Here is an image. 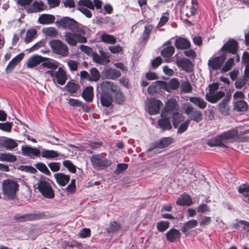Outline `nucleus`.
<instances>
[{"label": "nucleus", "mask_w": 249, "mask_h": 249, "mask_svg": "<svg viewBox=\"0 0 249 249\" xmlns=\"http://www.w3.org/2000/svg\"><path fill=\"white\" fill-rule=\"evenodd\" d=\"M190 124V120L187 119L185 122L182 123L178 127L177 133L181 134L186 131Z\"/></svg>", "instance_id": "58"}, {"label": "nucleus", "mask_w": 249, "mask_h": 249, "mask_svg": "<svg viewBox=\"0 0 249 249\" xmlns=\"http://www.w3.org/2000/svg\"><path fill=\"white\" fill-rule=\"evenodd\" d=\"M248 105L245 101L239 100L237 101L234 105L235 109L238 111H245L248 108Z\"/></svg>", "instance_id": "45"}, {"label": "nucleus", "mask_w": 249, "mask_h": 249, "mask_svg": "<svg viewBox=\"0 0 249 249\" xmlns=\"http://www.w3.org/2000/svg\"><path fill=\"white\" fill-rule=\"evenodd\" d=\"M184 112L188 116V119H190V121L193 120L199 123L203 120L202 112L191 105H188L186 107Z\"/></svg>", "instance_id": "11"}, {"label": "nucleus", "mask_w": 249, "mask_h": 249, "mask_svg": "<svg viewBox=\"0 0 249 249\" xmlns=\"http://www.w3.org/2000/svg\"><path fill=\"white\" fill-rule=\"evenodd\" d=\"M43 33L49 37H54L58 35V31L54 27L45 28L43 29Z\"/></svg>", "instance_id": "47"}, {"label": "nucleus", "mask_w": 249, "mask_h": 249, "mask_svg": "<svg viewBox=\"0 0 249 249\" xmlns=\"http://www.w3.org/2000/svg\"><path fill=\"white\" fill-rule=\"evenodd\" d=\"M165 81H157L148 87L147 89L148 93L150 95H153L155 94L161 92L162 89L164 90V88H165Z\"/></svg>", "instance_id": "15"}, {"label": "nucleus", "mask_w": 249, "mask_h": 249, "mask_svg": "<svg viewBox=\"0 0 249 249\" xmlns=\"http://www.w3.org/2000/svg\"><path fill=\"white\" fill-rule=\"evenodd\" d=\"M234 60L233 58H229L223 65L221 72L222 73L226 72L231 70L234 65Z\"/></svg>", "instance_id": "46"}, {"label": "nucleus", "mask_w": 249, "mask_h": 249, "mask_svg": "<svg viewBox=\"0 0 249 249\" xmlns=\"http://www.w3.org/2000/svg\"><path fill=\"white\" fill-rule=\"evenodd\" d=\"M108 78L115 79L119 77L121 75V72L116 69H110L107 71Z\"/></svg>", "instance_id": "53"}, {"label": "nucleus", "mask_w": 249, "mask_h": 249, "mask_svg": "<svg viewBox=\"0 0 249 249\" xmlns=\"http://www.w3.org/2000/svg\"><path fill=\"white\" fill-rule=\"evenodd\" d=\"M81 96L87 102H92L94 98L93 88L91 86L87 87L83 91Z\"/></svg>", "instance_id": "28"}, {"label": "nucleus", "mask_w": 249, "mask_h": 249, "mask_svg": "<svg viewBox=\"0 0 249 249\" xmlns=\"http://www.w3.org/2000/svg\"><path fill=\"white\" fill-rule=\"evenodd\" d=\"M45 59L41 63L38 67V70L40 72H43L46 69L49 70H56L58 68V64L52 61L50 59L44 57Z\"/></svg>", "instance_id": "17"}, {"label": "nucleus", "mask_w": 249, "mask_h": 249, "mask_svg": "<svg viewBox=\"0 0 249 249\" xmlns=\"http://www.w3.org/2000/svg\"><path fill=\"white\" fill-rule=\"evenodd\" d=\"M238 47V43L236 40L230 39L221 47L219 52L225 53L226 55L227 53L234 54L237 53Z\"/></svg>", "instance_id": "13"}, {"label": "nucleus", "mask_w": 249, "mask_h": 249, "mask_svg": "<svg viewBox=\"0 0 249 249\" xmlns=\"http://www.w3.org/2000/svg\"><path fill=\"white\" fill-rule=\"evenodd\" d=\"M170 223L167 221H160L157 223L156 226L159 232H164L169 227Z\"/></svg>", "instance_id": "48"}, {"label": "nucleus", "mask_w": 249, "mask_h": 249, "mask_svg": "<svg viewBox=\"0 0 249 249\" xmlns=\"http://www.w3.org/2000/svg\"><path fill=\"white\" fill-rule=\"evenodd\" d=\"M162 105L163 104L161 101L155 98L151 99L149 101L148 105L149 114L152 115L158 114Z\"/></svg>", "instance_id": "16"}, {"label": "nucleus", "mask_w": 249, "mask_h": 249, "mask_svg": "<svg viewBox=\"0 0 249 249\" xmlns=\"http://www.w3.org/2000/svg\"><path fill=\"white\" fill-rule=\"evenodd\" d=\"M22 154L25 156H28L32 158L34 155L38 157L40 154V151L36 147H32L27 145L21 147Z\"/></svg>", "instance_id": "22"}, {"label": "nucleus", "mask_w": 249, "mask_h": 249, "mask_svg": "<svg viewBox=\"0 0 249 249\" xmlns=\"http://www.w3.org/2000/svg\"><path fill=\"white\" fill-rule=\"evenodd\" d=\"M102 92L100 98L102 106L109 107L113 101L112 95L110 94L109 81H104L100 84Z\"/></svg>", "instance_id": "3"}, {"label": "nucleus", "mask_w": 249, "mask_h": 249, "mask_svg": "<svg viewBox=\"0 0 249 249\" xmlns=\"http://www.w3.org/2000/svg\"><path fill=\"white\" fill-rule=\"evenodd\" d=\"M184 120L183 115L179 113V111L176 112L172 115V121L175 128H177L180 123Z\"/></svg>", "instance_id": "37"}, {"label": "nucleus", "mask_w": 249, "mask_h": 249, "mask_svg": "<svg viewBox=\"0 0 249 249\" xmlns=\"http://www.w3.org/2000/svg\"><path fill=\"white\" fill-rule=\"evenodd\" d=\"M231 99V95H227L222 101L218 105V108L219 111L224 115L228 114L229 108L228 104Z\"/></svg>", "instance_id": "27"}, {"label": "nucleus", "mask_w": 249, "mask_h": 249, "mask_svg": "<svg viewBox=\"0 0 249 249\" xmlns=\"http://www.w3.org/2000/svg\"><path fill=\"white\" fill-rule=\"evenodd\" d=\"M36 30L34 29H31L30 30H28L26 32V37L25 38L24 41L26 43H29L34 38L36 34Z\"/></svg>", "instance_id": "49"}, {"label": "nucleus", "mask_w": 249, "mask_h": 249, "mask_svg": "<svg viewBox=\"0 0 249 249\" xmlns=\"http://www.w3.org/2000/svg\"><path fill=\"white\" fill-rule=\"evenodd\" d=\"M177 65L184 71L190 72L193 70V65L191 61L187 58H182L177 61Z\"/></svg>", "instance_id": "20"}, {"label": "nucleus", "mask_w": 249, "mask_h": 249, "mask_svg": "<svg viewBox=\"0 0 249 249\" xmlns=\"http://www.w3.org/2000/svg\"><path fill=\"white\" fill-rule=\"evenodd\" d=\"M63 165L66 167L70 172L75 173L76 172V166L73 165L72 162L70 160H64L63 162Z\"/></svg>", "instance_id": "56"}, {"label": "nucleus", "mask_w": 249, "mask_h": 249, "mask_svg": "<svg viewBox=\"0 0 249 249\" xmlns=\"http://www.w3.org/2000/svg\"><path fill=\"white\" fill-rule=\"evenodd\" d=\"M35 167L40 172L47 176H50L51 173L46 165L43 162H37L35 165Z\"/></svg>", "instance_id": "50"}, {"label": "nucleus", "mask_w": 249, "mask_h": 249, "mask_svg": "<svg viewBox=\"0 0 249 249\" xmlns=\"http://www.w3.org/2000/svg\"><path fill=\"white\" fill-rule=\"evenodd\" d=\"M37 188L42 195L47 198H53L54 192L50 184L45 180H39L37 183Z\"/></svg>", "instance_id": "10"}, {"label": "nucleus", "mask_w": 249, "mask_h": 249, "mask_svg": "<svg viewBox=\"0 0 249 249\" xmlns=\"http://www.w3.org/2000/svg\"><path fill=\"white\" fill-rule=\"evenodd\" d=\"M19 169L21 171H25L26 172L34 174H36L37 172L36 169L31 165H20L19 167Z\"/></svg>", "instance_id": "60"}, {"label": "nucleus", "mask_w": 249, "mask_h": 249, "mask_svg": "<svg viewBox=\"0 0 249 249\" xmlns=\"http://www.w3.org/2000/svg\"><path fill=\"white\" fill-rule=\"evenodd\" d=\"M24 55L25 54L24 53H21L13 58L12 60L9 62L5 69L6 72L7 73H11L14 70V68L17 66L18 63L23 59Z\"/></svg>", "instance_id": "18"}, {"label": "nucleus", "mask_w": 249, "mask_h": 249, "mask_svg": "<svg viewBox=\"0 0 249 249\" xmlns=\"http://www.w3.org/2000/svg\"><path fill=\"white\" fill-rule=\"evenodd\" d=\"M239 141L240 136L238 129L232 128L209 140L207 142V144L210 147L220 146L227 147L225 143L239 142Z\"/></svg>", "instance_id": "1"}, {"label": "nucleus", "mask_w": 249, "mask_h": 249, "mask_svg": "<svg viewBox=\"0 0 249 249\" xmlns=\"http://www.w3.org/2000/svg\"><path fill=\"white\" fill-rule=\"evenodd\" d=\"M153 29V25L149 24L145 25L144 30L143 32V39L144 40H148L149 38L151 32Z\"/></svg>", "instance_id": "55"}, {"label": "nucleus", "mask_w": 249, "mask_h": 249, "mask_svg": "<svg viewBox=\"0 0 249 249\" xmlns=\"http://www.w3.org/2000/svg\"><path fill=\"white\" fill-rule=\"evenodd\" d=\"M49 45L55 53L61 55L64 57L67 56L68 55V47L60 40H52L50 41Z\"/></svg>", "instance_id": "5"}, {"label": "nucleus", "mask_w": 249, "mask_h": 249, "mask_svg": "<svg viewBox=\"0 0 249 249\" xmlns=\"http://www.w3.org/2000/svg\"><path fill=\"white\" fill-rule=\"evenodd\" d=\"M41 156L42 158L50 159H54L59 157L60 153L53 150H48L44 149L40 152Z\"/></svg>", "instance_id": "35"}, {"label": "nucleus", "mask_w": 249, "mask_h": 249, "mask_svg": "<svg viewBox=\"0 0 249 249\" xmlns=\"http://www.w3.org/2000/svg\"><path fill=\"white\" fill-rule=\"evenodd\" d=\"M45 59L44 57L39 55H34L31 57L27 61V66L29 68H33L37 65H40L41 63Z\"/></svg>", "instance_id": "26"}, {"label": "nucleus", "mask_w": 249, "mask_h": 249, "mask_svg": "<svg viewBox=\"0 0 249 249\" xmlns=\"http://www.w3.org/2000/svg\"><path fill=\"white\" fill-rule=\"evenodd\" d=\"M56 22L59 26L64 29H69L72 32H80L78 23L69 17H64Z\"/></svg>", "instance_id": "6"}, {"label": "nucleus", "mask_w": 249, "mask_h": 249, "mask_svg": "<svg viewBox=\"0 0 249 249\" xmlns=\"http://www.w3.org/2000/svg\"><path fill=\"white\" fill-rule=\"evenodd\" d=\"M35 218H36V215L32 214L22 215H20L19 214H16L14 216L15 219H16L19 222L31 221V220L35 219Z\"/></svg>", "instance_id": "44"}, {"label": "nucleus", "mask_w": 249, "mask_h": 249, "mask_svg": "<svg viewBox=\"0 0 249 249\" xmlns=\"http://www.w3.org/2000/svg\"><path fill=\"white\" fill-rule=\"evenodd\" d=\"M55 17L52 15L42 14L38 18V22L41 24H50L54 22Z\"/></svg>", "instance_id": "32"}, {"label": "nucleus", "mask_w": 249, "mask_h": 249, "mask_svg": "<svg viewBox=\"0 0 249 249\" xmlns=\"http://www.w3.org/2000/svg\"><path fill=\"white\" fill-rule=\"evenodd\" d=\"M0 147H4L7 150H12L18 145V143L13 139L9 138H1Z\"/></svg>", "instance_id": "21"}, {"label": "nucleus", "mask_w": 249, "mask_h": 249, "mask_svg": "<svg viewBox=\"0 0 249 249\" xmlns=\"http://www.w3.org/2000/svg\"><path fill=\"white\" fill-rule=\"evenodd\" d=\"M238 191L240 194H242L243 196L247 197L248 195L249 194V184H242L239 186Z\"/></svg>", "instance_id": "54"}, {"label": "nucleus", "mask_w": 249, "mask_h": 249, "mask_svg": "<svg viewBox=\"0 0 249 249\" xmlns=\"http://www.w3.org/2000/svg\"><path fill=\"white\" fill-rule=\"evenodd\" d=\"M197 221L195 219L190 220L185 223L181 228V231L185 233L189 230L193 228L196 227L197 225Z\"/></svg>", "instance_id": "42"}, {"label": "nucleus", "mask_w": 249, "mask_h": 249, "mask_svg": "<svg viewBox=\"0 0 249 249\" xmlns=\"http://www.w3.org/2000/svg\"><path fill=\"white\" fill-rule=\"evenodd\" d=\"M165 88L164 90L167 91H170V90H176L178 89L180 85V83L176 78H172L168 82L165 81Z\"/></svg>", "instance_id": "34"}, {"label": "nucleus", "mask_w": 249, "mask_h": 249, "mask_svg": "<svg viewBox=\"0 0 249 249\" xmlns=\"http://www.w3.org/2000/svg\"><path fill=\"white\" fill-rule=\"evenodd\" d=\"M101 40L105 43L110 44H115L117 42L116 38L113 36L106 33H104L101 36Z\"/></svg>", "instance_id": "41"}, {"label": "nucleus", "mask_w": 249, "mask_h": 249, "mask_svg": "<svg viewBox=\"0 0 249 249\" xmlns=\"http://www.w3.org/2000/svg\"><path fill=\"white\" fill-rule=\"evenodd\" d=\"M89 81L97 82L100 78L99 71L96 68H92L89 71Z\"/></svg>", "instance_id": "43"}, {"label": "nucleus", "mask_w": 249, "mask_h": 249, "mask_svg": "<svg viewBox=\"0 0 249 249\" xmlns=\"http://www.w3.org/2000/svg\"><path fill=\"white\" fill-rule=\"evenodd\" d=\"M198 3L197 0H192L191 5L187 6L185 8L183 9L182 13L184 14L187 17H190L196 15L198 8Z\"/></svg>", "instance_id": "19"}, {"label": "nucleus", "mask_w": 249, "mask_h": 249, "mask_svg": "<svg viewBox=\"0 0 249 249\" xmlns=\"http://www.w3.org/2000/svg\"><path fill=\"white\" fill-rule=\"evenodd\" d=\"M121 228L120 223L116 221L111 222L109 226L107 229V232L109 233L119 231Z\"/></svg>", "instance_id": "52"}, {"label": "nucleus", "mask_w": 249, "mask_h": 249, "mask_svg": "<svg viewBox=\"0 0 249 249\" xmlns=\"http://www.w3.org/2000/svg\"><path fill=\"white\" fill-rule=\"evenodd\" d=\"M227 57L225 53H222L219 56L212 57L208 61L209 67L213 70H218L222 68Z\"/></svg>", "instance_id": "12"}, {"label": "nucleus", "mask_w": 249, "mask_h": 249, "mask_svg": "<svg viewBox=\"0 0 249 249\" xmlns=\"http://www.w3.org/2000/svg\"><path fill=\"white\" fill-rule=\"evenodd\" d=\"M65 88L67 91L73 95L80 89V85L75 82L69 81L66 85Z\"/></svg>", "instance_id": "38"}, {"label": "nucleus", "mask_w": 249, "mask_h": 249, "mask_svg": "<svg viewBox=\"0 0 249 249\" xmlns=\"http://www.w3.org/2000/svg\"><path fill=\"white\" fill-rule=\"evenodd\" d=\"M17 160V157L15 155L9 153H0V161L13 162L16 161Z\"/></svg>", "instance_id": "39"}, {"label": "nucleus", "mask_w": 249, "mask_h": 249, "mask_svg": "<svg viewBox=\"0 0 249 249\" xmlns=\"http://www.w3.org/2000/svg\"><path fill=\"white\" fill-rule=\"evenodd\" d=\"M175 45L178 49H187L191 47L190 42L186 38L178 37L176 40Z\"/></svg>", "instance_id": "29"}, {"label": "nucleus", "mask_w": 249, "mask_h": 249, "mask_svg": "<svg viewBox=\"0 0 249 249\" xmlns=\"http://www.w3.org/2000/svg\"><path fill=\"white\" fill-rule=\"evenodd\" d=\"M67 75L65 71L62 67L58 68L57 71H55V74L53 80H56L57 83L60 85H64L67 80Z\"/></svg>", "instance_id": "23"}, {"label": "nucleus", "mask_w": 249, "mask_h": 249, "mask_svg": "<svg viewBox=\"0 0 249 249\" xmlns=\"http://www.w3.org/2000/svg\"><path fill=\"white\" fill-rule=\"evenodd\" d=\"M175 49L173 46H169L164 48L161 51V55L165 58H169L174 53Z\"/></svg>", "instance_id": "40"}, {"label": "nucleus", "mask_w": 249, "mask_h": 249, "mask_svg": "<svg viewBox=\"0 0 249 249\" xmlns=\"http://www.w3.org/2000/svg\"><path fill=\"white\" fill-rule=\"evenodd\" d=\"M46 6L45 5L42 1H35L32 5L27 9L28 13L39 12L44 10Z\"/></svg>", "instance_id": "25"}, {"label": "nucleus", "mask_w": 249, "mask_h": 249, "mask_svg": "<svg viewBox=\"0 0 249 249\" xmlns=\"http://www.w3.org/2000/svg\"><path fill=\"white\" fill-rule=\"evenodd\" d=\"M90 230L89 228H84L80 231L78 235L82 238H86L90 236Z\"/></svg>", "instance_id": "63"}, {"label": "nucleus", "mask_w": 249, "mask_h": 249, "mask_svg": "<svg viewBox=\"0 0 249 249\" xmlns=\"http://www.w3.org/2000/svg\"><path fill=\"white\" fill-rule=\"evenodd\" d=\"M248 80V78L245 76L242 79H238L235 82V88L237 89H241L242 88H243L244 86H245L247 84Z\"/></svg>", "instance_id": "59"}, {"label": "nucleus", "mask_w": 249, "mask_h": 249, "mask_svg": "<svg viewBox=\"0 0 249 249\" xmlns=\"http://www.w3.org/2000/svg\"><path fill=\"white\" fill-rule=\"evenodd\" d=\"M176 202H193L191 196L187 193H184L178 197Z\"/></svg>", "instance_id": "57"}, {"label": "nucleus", "mask_w": 249, "mask_h": 249, "mask_svg": "<svg viewBox=\"0 0 249 249\" xmlns=\"http://www.w3.org/2000/svg\"><path fill=\"white\" fill-rule=\"evenodd\" d=\"M90 160L93 167L99 170L106 169L112 163L111 160L107 159L103 154H94Z\"/></svg>", "instance_id": "4"}, {"label": "nucleus", "mask_w": 249, "mask_h": 249, "mask_svg": "<svg viewBox=\"0 0 249 249\" xmlns=\"http://www.w3.org/2000/svg\"><path fill=\"white\" fill-rule=\"evenodd\" d=\"M19 187L18 182L11 179H6L2 182L3 193L9 200H13L16 198Z\"/></svg>", "instance_id": "2"}, {"label": "nucleus", "mask_w": 249, "mask_h": 249, "mask_svg": "<svg viewBox=\"0 0 249 249\" xmlns=\"http://www.w3.org/2000/svg\"><path fill=\"white\" fill-rule=\"evenodd\" d=\"M224 96L225 93L222 91H219L215 94L207 93L206 94V99L210 103L213 104L217 102Z\"/></svg>", "instance_id": "31"}, {"label": "nucleus", "mask_w": 249, "mask_h": 249, "mask_svg": "<svg viewBox=\"0 0 249 249\" xmlns=\"http://www.w3.org/2000/svg\"><path fill=\"white\" fill-rule=\"evenodd\" d=\"M54 176L56 182L61 186H65L70 179L69 175H65L62 173L55 174Z\"/></svg>", "instance_id": "30"}, {"label": "nucleus", "mask_w": 249, "mask_h": 249, "mask_svg": "<svg viewBox=\"0 0 249 249\" xmlns=\"http://www.w3.org/2000/svg\"><path fill=\"white\" fill-rule=\"evenodd\" d=\"M68 104L70 106L73 107H83V102L76 99L70 98L68 100Z\"/></svg>", "instance_id": "64"}, {"label": "nucleus", "mask_w": 249, "mask_h": 249, "mask_svg": "<svg viewBox=\"0 0 249 249\" xmlns=\"http://www.w3.org/2000/svg\"><path fill=\"white\" fill-rule=\"evenodd\" d=\"M173 142V139L171 137H163L152 143L153 147L148 149L151 151L154 148L163 149L166 148Z\"/></svg>", "instance_id": "14"}, {"label": "nucleus", "mask_w": 249, "mask_h": 249, "mask_svg": "<svg viewBox=\"0 0 249 249\" xmlns=\"http://www.w3.org/2000/svg\"><path fill=\"white\" fill-rule=\"evenodd\" d=\"M189 101L200 109H204L207 106V103L200 97H191Z\"/></svg>", "instance_id": "36"}, {"label": "nucleus", "mask_w": 249, "mask_h": 249, "mask_svg": "<svg viewBox=\"0 0 249 249\" xmlns=\"http://www.w3.org/2000/svg\"><path fill=\"white\" fill-rule=\"evenodd\" d=\"M180 235L179 231L175 229H171L166 233L167 240L171 242H175L180 238Z\"/></svg>", "instance_id": "33"}, {"label": "nucleus", "mask_w": 249, "mask_h": 249, "mask_svg": "<svg viewBox=\"0 0 249 249\" xmlns=\"http://www.w3.org/2000/svg\"><path fill=\"white\" fill-rule=\"evenodd\" d=\"M110 92L113 93V101L117 104L123 105L125 102V97L118 85L113 82L109 81Z\"/></svg>", "instance_id": "9"}, {"label": "nucleus", "mask_w": 249, "mask_h": 249, "mask_svg": "<svg viewBox=\"0 0 249 249\" xmlns=\"http://www.w3.org/2000/svg\"><path fill=\"white\" fill-rule=\"evenodd\" d=\"M158 125L162 129V131L170 130L172 128L170 123V117H161V119L158 121Z\"/></svg>", "instance_id": "24"}, {"label": "nucleus", "mask_w": 249, "mask_h": 249, "mask_svg": "<svg viewBox=\"0 0 249 249\" xmlns=\"http://www.w3.org/2000/svg\"><path fill=\"white\" fill-rule=\"evenodd\" d=\"M77 32H66L64 36L66 42L71 46H75L77 42L86 43L87 42L86 37L82 36Z\"/></svg>", "instance_id": "8"}, {"label": "nucleus", "mask_w": 249, "mask_h": 249, "mask_svg": "<svg viewBox=\"0 0 249 249\" xmlns=\"http://www.w3.org/2000/svg\"><path fill=\"white\" fill-rule=\"evenodd\" d=\"M12 123L6 122L5 123H1V124H0V129L4 131L10 132L12 130Z\"/></svg>", "instance_id": "62"}, {"label": "nucleus", "mask_w": 249, "mask_h": 249, "mask_svg": "<svg viewBox=\"0 0 249 249\" xmlns=\"http://www.w3.org/2000/svg\"><path fill=\"white\" fill-rule=\"evenodd\" d=\"M79 7H84L90 10L94 9V6L90 0H79L78 2Z\"/></svg>", "instance_id": "51"}, {"label": "nucleus", "mask_w": 249, "mask_h": 249, "mask_svg": "<svg viewBox=\"0 0 249 249\" xmlns=\"http://www.w3.org/2000/svg\"><path fill=\"white\" fill-rule=\"evenodd\" d=\"M128 164L126 163H118L117 165V168L114 171V172L116 174H120L124 171H125L128 168Z\"/></svg>", "instance_id": "61"}, {"label": "nucleus", "mask_w": 249, "mask_h": 249, "mask_svg": "<svg viewBox=\"0 0 249 249\" xmlns=\"http://www.w3.org/2000/svg\"><path fill=\"white\" fill-rule=\"evenodd\" d=\"M179 106L177 101L174 98H170L165 103L164 107L161 113V117L170 116L179 111Z\"/></svg>", "instance_id": "7"}]
</instances>
